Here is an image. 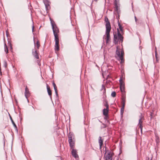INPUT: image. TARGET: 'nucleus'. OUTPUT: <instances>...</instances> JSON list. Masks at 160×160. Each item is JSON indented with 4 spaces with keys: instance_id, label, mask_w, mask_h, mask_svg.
Returning <instances> with one entry per match:
<instances>
[{
    "instance_id": "473e14b6",
    "label": "nucleus",
    "mask_w": 160,
    "mask_h": 160,
    "mask_svg": "<svg viewBox=\"0 0 160 160\" xmlns=\"http://www.w3.org/2000/svg\"><path fill=\"white\" fill-rule=\"evenodd\" d=\"M155 57H156V60H157V59H158V57H157V56H155Z\"/></svg>"
},
{
    "instance_id": "f03ea898",
    "label": "nucleus",
    "mask_w": 160,
    "mask_h": 160,
    "mask_svg": "<svg viewBox=\"0 0 160 160\" xmlns=\"http://www.w3.org/2000/svg\"><path fill=\"white\" fill-rule=\"evenodd\" d=\"M105 152L104 155V160H112V157L113 156V153L108 150H107L106 147H105Z\"/></svg>"
},
{
    "instance_id": "a211bd4d",
    "label": "nucleus",
    "mask_w": 160,
    "mask_h": 160,
    "mask_svg": "<svg viewBox=\"0 0 160 160\" xmlns=\"http://www.w3.org/2000/svg\"><path fill=\"white\" fill-rule=\"evenodd\" d=\"M32 54L33 55L37 58H39V56L38 54V52H37L36 50H35L34 52L33 51L32 52Z\"/></svg>"
},
{
    "instance_id": "f3484780",
    "label": "nucleus",
    "mask_w": 160,
    "mask_h": 160,
    "mask_svg": "<svg viewBox=\"0 0 160 160\" xmlns=\"http://www.w3.org/2000/svg\"><path fill=\"white\" fill-rule=\"evenodd\" d=\"M122 107H124L125 106V98L123 96L122 98Z\"/></svg>"
},
{
    "instance_id": "cd10ccee",
    "label": "nucleus",
    "mask_w": 160,
    "mask_h": 160,
    "mask_svg": "<svg viewBox=\"0 0 160 160\" xmlns=\"http://www.w3.org/2000/svg\"><path fill=\"white\" fill-rule=\"evenodd\" d=\"M104 89V91L105 92V88L104 87L103 85H102V89Z\"/></svg>"
},
{
    "instance_id": "5701e85b",
    "label": "nucleus",
    "mask_w": 160,
    "mask_h": 160,
    "mask_svg": "<svg viewBox=\"0 0 160 160\" xmlns=\"http://www.w3.org/2000/svg\"><path fill=\"white\" fill-rule=\"evenodd\" d=\"M4 48H5V51L6 52V50L7 53H8V48L6 44H5V45H4Z\"/></svg>"
},
{
    "instance_id": "f257e3e1",
    "label": "nucleus",
    "mask_w": 160,
    "mask_h": 160,
    "mask_svg": "<svg viewBox=\"0 0 160 160\" xmlns=\"http://www.w3.org/2000/svg\"><path fill=\"white\" fill-rule=\"evenodd\" d=\"M114 38H113V43L116 44L118 42H121L123 41V37L121 34L119 30L117 29V34L116 32L113 33Z\"/></svg>"
},
{
    "instance_id": "aec40b11",
    "label": "nucleus",
    "mask_w": 160,
    "mask_h": 160,
    "mask_svg": "<svg viewBox=\"0 0 160 160\" xmlns=\"http://www.w3.org/2000/svg\"><path fill=\"white\" fill-rule=\"evenodd\" d=\"M118 26H119V29H120V30L122 32L123 28L119 22H118Z\"/></svg>"
},
{
    "instance_id": "7ed1b4c3",
    "label": "nucleus",
    "mask_w": 160,
    "mask_h": 160,
    "mask_svg": "<svg viewBox=\"0 0 160 160\" xmlns=\"http://www.w3.org/2000/svg\"><path fill=\"white\" fill-rule=\"evenodd\" d=\"M116 53L118 56L119 57V59L121 60L122 62L123 61V56L124 54L123 51L122 50H119L118 47V46L117 47Z\"/></svg>"
},
{
    "instance_id": "c756f323",
    "label": "nucleus",
    "mask_w": 160,
    "mask_h": 160,
    "mask_svg": "<svg viewBox=\"0 0 160 160\" xmlns=\"http://www.w3.org/2000/svg\"><path fill=\"white\" fill-rule=\"evenodd\" d=\"M151 118H152L153 116V113L151 112L150 114Z\"/></svg>"
},
{
    "instance_id": "4468645a",
    "label": "nucleus",
    "mask_w": 160,
    "mask_h": 160,
    "mask_svg": "<svg viewBox=\"0 0 160 160\" xmlns=\"http://www.w3.org/2000/svg\"><path fill=\"white\" fill-rule=\"evenodd\" d=\"M108 111H109L108 108L104 109L103 110V115L105 116H107L108 114Z\"/></svg>"
},
{
    "instance_id": "9d476101",
    "label": "nucleus",
    "mask_w": 160,
    "mask_h": 160,
    "mask_svg": "<svg viewBox=\"0 0 160 160\" xmlns=\"http://www.w3.org/2000/svg\"><path fill=\"white\" fill-rule=\"evenodd\" d=\"M47 88L48 94L50 96V98L52 99V92L50 90V88L47 84Z\"/></svg>"
},
{
    "instance_id": "412c9836",
    "label": "nucleus",
    "mask_w": 160,
    "mask_h": 160,
    "mask_svg": "<svg viewBox=\"0 0 160 160\" xmlns=\"http://www.w3.org/2000/svg\"><path fill=\"white\" fill-rule=\"evenodd\" d=\"M104 105L106 107V108H108L109 105L108 104V102L107 101H105V103Z\"/></svg>"
},
{
    "instance_id": "393cba45",
    "label": "nucleus",
    "mask_w": 160,
    "mask_h": 160,
    "mask_svg": "<svg viewBox=\"0 0 160 160\" xmlns=\"http://www.w3.org/2000/svg\"><path fill=\"white\" fill-rule=\"evenodd\" d=\"M36 46L38 48L39 46H40L39 41H37V43L36 44Z\"/></svg>"
},
{
    "instance_id": "dca6fc26",
    "label": "nucleus",
    "mask_w": 160,
    "mask_h": 160,
    "mask_svg": "<svg viewBox=\"0 0 160 160\" xmlns=\"http://www.w3.org/2000/svg\"><path fill=\"white\" fill-rule=\"evenodd\" d=\"M120 88L122 92H123L124 91V83H120Z\"/></svg>"
},
{
    "instance_id": "ddd939ff",
    "label": "nucleus",
    "mask_w": 160,
    "mask_h": 160,
    "mask_svg": "<svg viewBox=\"0 0 160 160\" xmlns=\"http://www.w3.org/2000/svg\"><path fill=\"white\" fill-rule=\"evenodd\" d=\"M29 90L28 88H27V87H26L25 89V96L27 98H28V96L29 95Z\"/></svg>"
},
{
    "instance_id": "b1692460",
    "label": "nucleus",
    "mask_w": 160,
    "mask_h": 160,
    "mask_svg": "<svg viewBox=\"0 0 160 160\" xmlns=\"http://www.w3.org/2000/svg\"><path fill=\"white\" fill-rule=\"evenodd\" d=\"M116 95V93L115 92H112L111 93V96L113 97H115Z\"/></svg>"
},
{
    "instance_id": "f8f14e48",
    "label": "nucleus",
    "mask_w": 160,
    "mask_h": 160,
    "mask_svg": "<svg viewBox=\"0 0 160 160\" xmlns=\"http://www.w3.org/2000/svg\"><path fill=\"white\" fill-rule=\"evenodd\" d=\"M103 140L102 139L101 137L100 136L99 138V143L100 146V148L101 149L102 147L103 144Z\"/></svg>"
},
{
    "instance_id": "1a4fd4ad",
    "label": "nucleus",
    "mask_w": 160,
    "mask_h": 160,
    "mask_svg": "<svg viewBox=\"0 0 160 160\" xmlns=\"http://www.w3.org/2000/svg\"><path fill=\"white\" fill-rule=\"evenodd\" d=\"M72 156L75 158H77L78 157V155L77 154V152L76 150L73 149H72Z\"/></svg>"
},
{
    "instance_id": "20e7f679",
    "label": "nucleus",
    "mask_w": 160,
    "mask_h": 160,
    "mask_svg": "<svg viewBox=\"0 0 160 160\" xmlns=\"http://www.w3.org/2000/svg\"><path fill=\"white\" fill-rule=\"evenodd\" d=\"M51 23L52 25V29H53V31L54 37H55V36L56 37H58V33L59 32L58 28L56 26V25L54 23V22L53 23L52 21H51Z\"/></svg>"
},
{
    "instance_id": "bb28decb",
    "label": "nucleus",
    "mask_w": 160,
    "mask_h": 160,
    "mask_svg": "<svg viewBox=\"0 0 160 160\" xmlns=\"http://www.w3.org/2000/svg\"><path fill=\"white\" fill-rule=\"evenodd\" d=\"M105 21L106 22V23H107L108 22H109L108 21V18L106 17L105 18Z\"/></svg>"
},
{
    "instance_id": "a878e982",
    "label": "nucleus",
    "mask_w": 160,
    "mask_h": 160,
    "mask_svg": "<svg viewBox=\"0 0 160 160\" xmlns=\"http://www.w3.org/2000/svg\"><path fill=\"white\" fill-rule=\"evenodd\" d=\"M119 82L120 83H123L122 80V77H121L119 79Z\"/></svg>"
},
{
    "instance_id": "c85d7f7f",
    "label": "nucleus",
    "mask_w": 160,
    "mask_h": 160,
    "mask_svg": "<svg viewBox=\"0 0 160 160\" xmlns=\"http://www.w3.org/2000/svg\"><path fill=\"white\" fill-rule=\"evenodd\" d=\"M155 56H157L158 54L156 50H156L155 51Z\"/></svg>"
},
{
    "instance_id": "72a5a7b5",
    "label": "nucleus",
    "mask_w": 160,
    "mask_h": 160,
    "mask_svg": "<svg viewBox=\"0 0 160 160\" xmlns=\"http://www.w3.org/2000/svg\"><path fill=\"white\" fill-rule=\"evenodd\" d=\"M33 28H34V26H33L32 28V31H33Z\"/></svg>"
},
{
    "instance_id": "6ab92c4d",
    "label": "nucleus",
    "mask_w": 160,
    "mask_h": 160,
    "mask_svg": "<svg viewBox=\"0 0 160 160\" xmlns=\"http://www.w3.org/2000/svg\"><path fill=\"white\" fill-rule=\"evenodd\" d=\"M10 119L12 121V124H13L14 128H17V126L15 124V123H14V122L13 121V120L12 117H11V116H10Z\"/></svg>"
},
{
    "instance_id": "f704fd0d",
    "label": "nucleus",
    "mask_w": 160,
    "mask_h": 160,
    "mask_svg": "<svg viewBox=\"0 0 160 160\" xmlns=\"http://www.w3.org/2000/svg\"><path fill=\"white\" fill-rule=\"evenodd\" d=\"M148 159H149V158H148ZM150 160H152V159H151Z\"/></svg>"
},
{
    "instance_id": "423d86ee",
    "label": "nucleus",
    "mask_w": 160,
    "mask_h": 160,
    "mask_svg": "<svg viewBox=\"0 0 160 160\" xmlns=\"http://www.w3.org/2000/svg\"><path fill=\"white\" fill-rule=\"evenodd\" d=\"M55 49L57 51H58L59 49V38L58 37H56L55 36Z\"/></svg>"
},
{
    "instance_id": "9b49d317",
    "label": "nucleus",
    "mask_w": 160,
    "mask_h": 160,
    "mask_svg": "<svg viewBox=\"0 0 160 160\" xmlns=\"http://www.w3.org/2000/svg\"><path fill=\"white\" fill-rule=\"evenodd\" d=\"M106 37L105 38V39L106 41V43H107L110 40V33H106Z\"/></svg>"
},
{
    "instance_id": "2f4dec72",
    "label": "nucleus",
    "mask_w": 160,
    "mask_h": 160,
    "mask_svg": "<svg viewBox=\"0 0 160 160\" xmlns=\"http://www.w3.org/2000/svg\"><path fill=\"white\" fill-rule=\"evenodd\" d=\"M45 6H46V9H47L48 6L47 5V4H45Z\"/></svg>"
},
{
    "instance_id": "6e6552de",
    "label": "nucleus",
    "mask_w": 160,
    "mask_h": 160,
    "mask_svg": "<svg viewBox=\"0 0 160 160\" xmlns=\"http://www.w3.org/2000/svg\"><path fill=\"white\" fill-rule=\"evenodd\" d=\"M68 138L70 146L72 149H73L74 143L72 140V137L70 135H69L68 136Z\"/></svg>"
},
{
    "instance_id": "0eeeda50",
    "label": "nucleus",
    "mask_w": 160,
    "mask_h": 160,
    "mask_svg": "<svg viewBox=\"0 0 160 160\" xmlns=\"http://www.w3.org/2000/svg\"><path fill=\"white\" fill-rule=\"evenodd\" d=\"M106 33H110L111 27L109 22H108L106 23Z\"/></svg>"
},
{
    "instance_id": "2eb2a0df",
    "label": "nucleus",
    "mask_w": 160,
    "mask_h": 160,
    "mask_svg": "<svg viewBox=\"0 0 160 160\" xmlns=\"http://www.w3.org/2000/svg\"><path fill=\"white\" fill-rule=\"evenodd\" d=\"M52 84H53V86L54 87V90H55V92L57 96L58 97V90H57L56 86L54 82H53Z\"/></svg>"
},
{
    "instance_id": "39448f33",
    "label": "nucleus",
    "mask_w": 160,
    "mask_h": 160,
    "mask_svg": "<svg viewBox=\"0 0 160 160\" xmlns=\"http://www.w3.org/2000/svg\"><path fill=\"white\" fill-rule=\"evenodd\" d=\"M144 120V118L141 114L139 116V123L138 125V127L140 128L141 131L142 132V122Z\"/></svg>"
},
{
    "instance_id": "4be33fe9",
    "label": "nucleus",
    "mask_w": 160,
    "mask_h": 160,
    "mask_svg": "<svg viewBox=\"0 0 160 160\" xmlns=\"http://www.w3.org/2000/svg\"><path fill=\"white\" fill-rule=\"evenodd\" d=\"M124 107H122L121 109V115H122L123 114V113L124 110Z\"/></svg>"
},
{
    "instance_id": "7c9ffc66",
    "label": "nucleus",
    "mask_w": 160,
    "mask_h": 160,
    "mask_svg": "<svg viewBox=\"0 0 160 160\" xmlns=\"http://www.w3.org/2000/svg\"><path fill=\"white\" fill-rule=\"evenodd\" d=\"M134 18H135V22H137V19L136 17V16H135L134 17Z\"/></svg>"
}]
</instances>
